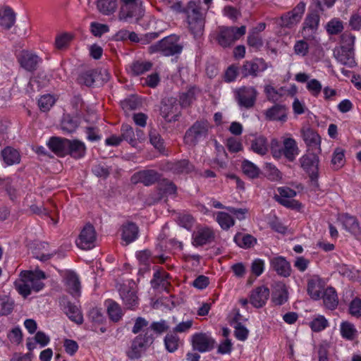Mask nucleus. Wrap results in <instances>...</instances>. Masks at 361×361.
I'll return each mask as SVG.
<instances>
[{
	"instance_id": "obj_29",
	"label": "nucleus",
	"mask_w": 361,
	"mask_h": 361,
	"mask_svg": "<svg viewBox=\"0 0 361 361\" xmlns=\"http://www.w3.org/2000/svg\"><path fill=\"white\" fill-rule=\"evenodd\" d=\"M192 169V166L190 165L188 159H180L174 161H169L166 166V170L171 171L173 173H188Z\"/></svg>"
},
{
	"instance_id": "obj_57",
	"label": "nucleus",
	"mask_w": 361,
	"mask_h": 361,
	"mask_svg": "<svg viewBox=\"0 0 361 361\" xmlns=\"http://www.w3.org/2000/svg\"><path fill=\"white\" fill-rule=\"evenodd\" d=\"M185 13H187L188 17L191 15L194 17L202 16L200 12V0L197 1H190L185 8Z\"/></svg>"
},
{
	"instance_id": "obj_54",
	"label": "nucleus",
	"mask_w": 361,
	"mask_h": 361,
	"mask_svg": "<svg viewBox=\"0 0 361 361\" xmlns=\"http://www.w3.org/2000/svg\"><path fill=\"white\" fill-rule=\"evenodd\" d=\"M166 348L170 353L176 351L178 346V338L174 334H167L164 338Z\"/></svg>"
},
{
	"instance_id": "obj_56",
	"label": "nucleus",
	"mask_w": 361,
	"mask_h": 361,
	"mask_svg": "<svg viewBox=\"0 0 361 361\" xmlns=\"http://www.w3.org/2000/svg\"><path fill=\"white\" fill-rule=\"evenodd\" d=\"M78 126V121L69 116L64 118L61 122V129L68 133L75 131Z\"/></svg>"
},
{
	"instance_id": "obj_23",
	"label": "nucleus",
	"mask_w": 361,
	"mask_h": 361,
	"mask_svg": "<svg viewBox=\"0 0 361 361\" xmlns=\"http://www.w3.org/2000/svg\"><path fill=\"white\" fill-rule=\"evenodd\" d=\"M301 133L306 145L318 152H320L321 138L317 133L310 128H303Z\"/></svg>"
},
{
	"instance_id": "obj_25",
	"label": "nucleus",
	"mask_w": 361,
	"mask_h": 361,
	"mask_svg": "<svg viewBox=\"0 0 361 361\" xmlns=\"http://www.w3.org/2000/svg\"><path fill=\"white\" fill-rule=\"evenodd\" d=\"M101 75H102V71L90 69L81 73L78 78V82L80 85L91 87L99 80Z\"/></svg>"
},
{
	"instance_id": "obj_2",
	"label": "nucleus",
	"mask_w": 361,
	"mask_h": 361,
	"mask_svg": "<svg viewBox=\"0 0 361 361\" xmlns=\"http://www.w3.org/2000/svg\"><path fill=\"white\" fill-rule=\"evenodd\" d=\"M210 128L207 120L196 121L186 130L183 137L184 142L190 147H195L199 142L207 137Z\"/></svg>"
},
{
	"instance_id": "obj_27",
	"label": "nucleus",
	"mask_w": 361,
	"mask_h": 361,
	"mask_svg": "<svg viewBox=\"0 0 361 361\" xmlns=\"http://www.w3.org/2000/svg\"><path fill=\"white\" fill-rule=\"evenodd\" d=\"M63 311L68 318L78 324L83 322V317L77 305L71 302H64Z\"/></svg>"
},
{
	"instance_id": "obj_58",
	"label": "nucleus",
	"mask_w": 361,
	"mask_h": 361,
	"mask_svg": "<svg viewBox=\"0 0 361 361\" xmlns=\"http://www.w3.org/2000/svg\"><path fill=\"white\" fill-rule=\"evenodd\" d=\"M343 25L341 20H332L326 25V30L331 35H337L342 32Z\"/></svg>"
},
{
	"instance_id": "obj_10",
	"label": "nucleus",
	"mask_w": 361,
	"mask_h": 361,
	"mask_svg": "<svg viewBox=\"0 0 361 361\" xmlns=\"http://www.w3.org/2000/svg\"><path fill=\"white\" fill-rule=\"evenodd\" d=\"M96 239L97 235L94 226L87 224L81 231L76 244L82 250H90L95 246Z\"/></svg>"
},
{
	"instance_id": "obj_36",
	"label": "nucleus",
	"mask_w": 361,
	"mask_h": 361,
	"mask_svg": "<svg viewBox=\"0 0 361 361\" xmlns=\"http://www.w3.org/2000/svg\"><path fill=\"white\" fill-rule=\"evenodd\" d=\"M233 240L239 247L245 249L253 247L257 243V239L252 235L241 233L235 234Z\"/></svg>"
},
{
	"instance_id": "obj_41",
	"label": "nucleus",
	"mask_w": 361,
	"mask_h": 361,
	"mask_svg": "<svg viewBox=\"0 0 361 361\" xmlns=\"http://www.w3.org/2000/svg\"><path fill=\"white\" fill-rule=\"evenodd\" d=\"M97 8L104 15L113 13L117 8L116 0H97Z\"/></svg>"
},
{
	"instance_id": "obj_63",
	"label": "nucleus",
	"mask_w": 361,
	"mask_h": 361,
	"mask_svg": "<svg viewBox=\"0 0 361 361\" xmlns=\"http://www.w3.org/2000/svg\"><path fill=\"white\" fill-rule=\"evenodd\" d=\"M294 51L297 55L305 56L309 51V45L304 40L297 41L294 45Z\"/></svg>"
},
{
	"instance_id": "obj_15",
	"label": "nucleus",
	"mask_w": 361,
	"mask_h": 361,
	"mask_svg": "<svg viewBox=\"0 0 361 361\" xmlns=\"http://www.w3.org/2000/svg\"><path fill=\"white\" fill-rule=\"evenodd\" d=\"M301 166L309 175L310 179V187L312 190H317L319 188V183L317 180L319 159H302Z\"/></svg>"
},
{
	"instance_id": "obj_13",
	"label": "nucleus",
	"mask_w": 361,
	"mask_h": 361,
	"mask_svg": "<svg viewBox=\"0 0 361 361\" xmlns=\"http://www.w3.org/2000/svg\"><path fill=\"white\" fill-rule=\"evenodd\" d=\"M161 175L154 170H142L134 173L131 177V182L133 184L142 183L146 186L154 184L160 180Z\"/></svg>"
},
{
	"instance_id": "obj_46",
	"label": "nucleus",
	"mask_w": 361,
	"mask_h": 361,
	"mask_svg": "<svg viewBox=\"0 0 361 361\" xmlns=\"http://www.w3.org/2000/svg\"><path fill=\"white\" fill-rule=\"evenodd\" d=\"M243 173L250 178H255L259 174V169L251 161L245 159L242 164Z\"/></svg>"
},
{
	"instance_id": "obj_14",
	"label": "nucleus",
	"mask_w": 361,
	"mask_h": 361,
	"mask_svg": "<svg viewBox=\"0 0 361 361\" xmlns=\"http://www.w3.org/2000/svg\"><path fill=\"white\" fill-rule=\"evenodd\" d=\"M267 65L262 59H256L253 61H247L240 68V74L243 77L252 75L256 77L259 71H264L267 69Z\"/></svg>"
},
{
	"instance_id": "obj_7",
	"label": "nucleus",
	"mask_w": 361,
	"mask_h": 361,
	"mask_svg": "<svg viewBox=\"0 0 361 361\" xmlns=\"http://www.w3.org/2000/svg\"><path fill=\"white\" fill-rule=\"evenodd\" d=\"M257 90L252 87L243 86L235 90L234 97L238 104L245 109L252 108L256 102Z\"/></svg>"
},
{
	"instance_id": "obj_34",
	"label": "nucleus",
	"mask_w": 361,
	"mask_h": 361,
	"mask_svg": "<svg viewBox=\"0 0 361 361\" xmlns=\"http://www.w3.org/2000/svg\"><path fill=\"white\" fill-rule=\"evenodd\" d=\"M323 302L324 305L329 310H334L338 304V299L335 289L328 287L323 294Z\"/></svg>"
},
{
	"instance_id": "obj_32",
	"label": "nucleus",
	"mask_w": 361,
	"mask_h": 361,
	"mask_svg": "<svg viewBox=\"0 0 361 361\" xmlns=\"http://www.w3.org/2000/svg\"><path fill=\"white\" fill-rule=\"evenodd\" d=\"M4 190L9 199L14 201L18 197V191L10 177H0V191Z\"/></svg>"
},
{
	"instance_id": "obj_11",
	"label": "nucleus",
	"mask_w": 361,
	"mask_h": 361,
	"mask_svg": "<svg viewBox=\"0 0 361 361\" xmlns=\"http://www.w3.org/2000/svg\"><path fill=\"white\" fill-rule=\"evenodd\" d=\"M214 340L207 334L197 333L192 337V345L195 350L200 353L210 351L214 348Z\"/></svg>"
},
{
	"instance_id": "obj_60",
	"label": "nucleus",
	"mask_w": 361,
	"mask_h": 361,
	"mask_svg": "<svg viewBox=\"0 0 361 361\" xmlns=\"http://www.w3.org/2000/svg\"><path fill=\"white\" fill-rule=\"evenodd\" d=\"M328 325L327 320L323 316H320L314 319L310 323V327L312 331L319 332L324 329Z\"/></svg>"
},
{
	"instance_id": "obj_1",
	"label": "nucleus",
	"mask_w": 361,
	"mask_h": 361,
	"mask_svg": "<svg viewBox=\"0 0 361 361\" xmlns=\"http://www.w3.org/2000/svg\"><path fill=\"white\" fill-rule=\"evenodd\" d=\"M20 276V279L15 282V286L24 298L30 295L32 291L39 292L44 286L42 279H46V275L42 271H23Z\"/></svg>"
},
{
	"instance_id": "obj_30",
	"label": "nucleus",
	"mask_w": 361,
	"mask_h": 361,
	"mask_svg": "<svg viewBox=\"0 0 361 361\" xmlns=\"http://www.w3.org/2000/svg\"><path fill=\"white\" fill-rule=\"evenodd\" d=\"M188 27L195 36L202 35L204 27V19L202 16L194 17L192 15L188 16Z\"/></svg>"
},
{
	"instance_id": "obj_53",
	"label": "nucleus",
	"mask_w": 361,
	"mask_h": 361,
	"mask_svg": "<svg viewBox=\"0 0 361 361\" xmlns=\"http://www.w3.org/2000/svg\"><path fill=\"white\" fill-rule=\"evenodd\" d=\"M169 275L164 271H156L154 274V279L152 280L153 286H166L168 284L167 279Z\"/></svg>"
},
{
	"instance_id": "obj_37",
	"label": "nucleus",
	"mask_w": 361,
	"mask_h": 361,
	"mask_svg": "<svg viewBox=\"0 0 361 361\" xmlns=\"http://www.w3.org/2000/svg\"><path fill=\"white\" fill-rule=\"evenodd\" d=\"M16 14L9 7L4 8L0 13V25L5 29H10L15 23Z\"/></svg>"
},
{
	"instance_id": "obj_20",
	"label": "nucleus",
	"mask_w": 361,
	"mask_h": 361,
	"mask_svg": "<svg viewBox=\"0 0 361 361\" xmlns=\"http://www.w3.org/2000/svg\"><path fill=\"white\" fill-rule=\"evenodd\" d=\"M319 23V16L317 13H309L303 23L302 35L310 38L317 31Z\"/></svg>"
},
{
	"instance_id": "obj_52",
	"label": "nucleus",
	"mask_w": 361,
	"mask_h": 361,
	"mask_svg": "<svg viewBox=\"0 0 361 361\" xmlns=\"http://www.w3.org/2000/svg\"><path fill=\"white\" fill-rule=\"evenodd\" d=\"M73 39V35L72 34L64 32L56 37L55 46L58 49H61L67 47Z\"/></svg>"
},
{
	"instance_id": "obj_59",
	"label": "nucleus",
	"mask_w": 361,
	"mask_h": 361,
	"mask_svg": "<svg viewBox=\"0 0 361 361\" xmlns=\"http://www.w3.org/2000/svg\"><path fill=\"white\" fill-rule=\"evenodd\" d=\"M159 187L160 190L168 195H174L177 191L176 185L167 179H163L159 183Z\"/></svg>"
},
{
	"instance_id": "obj_44",
	"label": "nucleus",
	"mask_w": 361,
	"mask_h": 361,
	"mask_svg": "<svg viewBox=\"0 0 361 361\" xmlns=\"http://www.w3.org/2000/svg\"><path fill=\"white\" fill-rule=\"evenodd\" d=\"M216 221L224 230H228L235 224L233 218L228 213L219 212L216 214Z\"/></svg>"
},
{
	"instance_id": "obj_31",
	"label": "nucleus",
	"mask_w": 361,
	"mask_h": 361,
	"mask_svg": "<svg viewBox=\"0 0 361 361\" xmlns=\"http://www.w3.org/2000/svg\"><path fill=\"white\" fill-rule=\"evenodd\" d=\"M288 290L285 284L279 283L276 284L272 293V300L277 305H281L288 300Z\"/></svg>"
},
{
	"instance_id": "obj_40",
	"label": "nucleus",
	"mask_w": 361,
	"mask_h": 361,
	"mask_svg": "<svg viewBox=\"0 0 361 361\" xmlns=\"http://www.w3.org/2000/svg\"><path fill=\"white\" fill-rule=\"evenodd\" d=\"M199 90L195 87H192L187 92L180 95L179 102L183 107H188L196 99L195 95Z\"/></svg>"
},
{
	"instance_id": "obj_22",
	"label": "nucleus",
	"mask_w": 361,
	"mask_h": 361,
	"mask_svg": "<svg viewBox=\"0 0 361 361\" xmlns=\"http://www.w3.org/2000/svg\"><path fill=\"white\" fill-rule=\"evenodd\" d=\"M138 226L133 222L128 221L121 227V238L126 243V245L135 241L138 237Z\"/></svg>"
},
{
	"instance_id": "obj_8",
	"label": "nucleus",
	"mask_w": 361,
	"mask_h": 361,
	"mask_svg": "<svg viewBox=\"0 0 361 361\" xmlns=\"http://www.w3.org/2000/svg\"><path fill=\"white\" fill-rule=\"evenodd\" d=\"M135 288V283L132 281L128 284H123L119 289L120 296L127 309L135 310L139 304Z\"/></svg>"
},
{
	"instance_id": "obj_51",
	"label": "nucleus",
	"mask_w": 361,
	"mask_h": 361,
	"mask_svg": "<svg viewBox=\"0 0 361 361\" xmlns=\"http://www.w3.org/2000/svg\"><path fill=\"white\" fill-rule=\"evenodd\" d=\"M264 174L265 176L272 181L279 180L282 178V174L279 170L271 164H267Z\"/></svg>"
},
{
	"instance_id": "obj_49",
	"label": "nucleus",
	"mask_w": 361,
	"mask_h": 361,
	"mask_svg": "<svg viewBox=\"0 0 361 361\" xmlns=\"http://www.w3.org/2000/svg\"><path fill=\"white\" fill-rule=\"evenodd\" d=\"M341 333L343 338L353 340L356 335L357 331L353 324L344 322L341 325Z\"/></svg>"
},
{
	"instance_id": "obj_3",
	"label": "nucleus",
	"mask_w": 361,
	"mask_h": 361,
	"mask_svg": "<svg viewBox=\"0 0 361 361\" xmlns=\"http://www.w3.org/2000/svg\"><path fill=\"white\" fill-rule=\"evenodd\" d=\"M121 8L118 13V18L126 21L129 18H135L140 20L145 15L141 0H120Z\"/></svg>"
},
{
	"instance_id": "obj_17",
	"label": "nucleus",
	"mask_w": 361,
	"mask_h": 361,
	"mask_svg": "<svg viewBox=\"0 0 361 361\" xmlns=\"http://www.w3.org/2000/svg\"><path fill=\"white\" fill-rule=\"evenodd\" d=\"M269 289L264 286H261L254 289L250 296V303L257 308L263 307L269 297Z\"/></svg>"
},
{
	"instance_id": "obj_12",
	"label": "nucleus",
	"mask_w": 361,
	"mask_h": 361,
	"mask_svg": "<svg viewBox=\"0 0 361 361\" xmlns=\"http://www.w3.org/2000/svg\"><path fill=\"white\" fill-rule=\"evenodd\" d=\"M160 113L168 122L177 121L180 112L176 100L174 98L164 99L161 102Z\"/></svg>"
},
{
	"instance_id": "obj_48",
	"label": "nucleus",
	"mask_w": 361,
	"mask_h": 361,
	"mask_svg": "<svg viewBox=\"0 0 361 361\" xmlns=\"http://www.w3.org/2000/svg\"><path fill=\"white\" fill-rule=\"evenodd\" d=\"M307 293L314 300H318L321 295V287L317 281L310 279L307 283Z\"/></svg>"
},
{
	"instance_id": "obj_28",
	"label": "nucleus",
	"mask_w": 361,
	"mask_h": 361,
	"mask_svg": "<svg viewBox=\"0 0 361 361\" xmlns=\"http://www.w3.org/2000/svg\"><path fill=\"white\" fill-rule=\"evenodd\" d=\"M334 56L337 61L343 65L353 67L355 64L353 52L348 50L344 46H341V49L335 51Z\"/></svg>"
},
{
	"instance_id": "obj_38",
	"label": "nucleus",
	"mask_w": 361,
	"mask_h": 361,
	"mask_svg": "<svg viewBox=\"0 0 361 361\" xmlns=\"http://www.w3.org/2000/svg\"><path fill=\"white\" fill-rule=\"evenodd\" d=\"M251 149L259 155H265L268 151L267 138L264 136L255 137L251 141Z\"/></svg>"
},
{
	"instance_id": "obj_43",
	"label": "nucleus",
	"mask_w": 361,
	"mask_h": 361,
	"mask_svg": "<svg viewBox=\"0 0 361 361\" xmlns=\"http://www.w3.org/2000/svg\"><path fill=\"white\" fill-rule=\"evenodd\" d=\"M152 67V63L149 61H136L131 66L130 69L133 75H139L149 71Z\"/></svg>"
},
{
	"instance_id": "obj_24",
	"label": "nucleus",
	"mask_w": 361,
	"mask_h": 361,
	"mask_svg": "<svg viewBox=\"0 0 361 361\" xmlns=\"http://www.w3.org/2000/svg\"><path fill=\"white\" fill-rule=\"evenodd\" d=\"M65 281L67 291L73 296H78L80 293V283L78 276L74 272H68Z\"/></svg>"
},
{
	"instance_id": "obj_55",
	"label": "nucleus",
	"mask_w": 361,
	"mask_h": 361,
	"mask_svg": "<svg viewBox=\"0 0 361 361\" xmlns=\"http://www.w3.org/2000/svg\"><path fill=\"white\" fill-rule=\"evenodd\" d=\"M54 104V99L50 94H46L40 97L38 105L41 111L45 112L50 109Z\"/></svg>"
},
{
	"instance_id": "obj_6",
	"label": "nucleus",
	"mask_w": 361,
	"mask_h": 361,
	"mask_svg": "<svg viewBox=\"0 0 361 361\" xmlns=\"http://www.w3.org/2000/svg\"><path fill=\"white\" fill-rule=\"evenodd\" d=\"M153 340V336L147 329L144 335H138L134 338L130 349L127 351V356L130 360L140 358L142 350L147 345L151 344Z\"/></svg>"
},
{
	"instance_id": "obj_39",
	"label": "nucleus",
	"mask_w": 361,
	"mask_h": 361,
	"mask_svg": "<svg viewBox=\"0 0 361 361\" xmlns=\"http://www.w3.org/2000/svg\"><path fill=\"white\" fill-rule=\"evenodd\" d=\"M86 147L85 144L78 140H69L68 147V154L71 156L84 157Z\"/></svg>"
},
{
	"instance_id": "obj_5",
	"label": "nucleus",
	"mask_w": 361,
	"mask_h": 361,
	"mask_svg": "<svg viewBox=\"0 0 361 361\" xmlns=\"http://www.w3.org/2000/svg\"><path fill=\"white\" fill-rule=\"evenodd\" d=\"M245 29L244 25L240 27H220L216 39L222 47H228L245 34Z\"/></svg>"
},
{
	"instance_id": "obj_35",
	"label": "nucleus",
	"mask_w": 361,
	"mask_h": 361,
	"mask_svg": "<svg viewBox=\"0 0 361 361\" xmlns=\"http://www.w3.org/2000/svg\"><path fill=\"white\" fill-rule=\"evenodd\" d=\"M341 221L344 228L353 234L360 233V225L355 216L345 214L341 216Z\"/></svg>"
},
{
	"instance_id": "obj_47",
	"label": "nucleus",
	"mask_w": 361,
	"mask_h": 361,
	"mask_svg": "<svg viewBox=\"0 0 361 361\" xmlns=\"http://www.w3.org/2000/svg\"><path fill=\"white\" fill-rule=\"evenodd\" d=\"M121 137L122 140H126L128 141L132 146L135 147L136 145V137L135 132L133 128L128 125L123 124L121 127Z\"/></svg>"
},
{
	"instance_id": "obj_42",
	"label": "nucleus",
	"mask_w": 361,
	"mask_h": 361,
	"mask_svg": "<svg viewBox=\"0 0 361 361\" xmlns=\"http://www.w3.org/2000/svg\"><path fill=\"white\" fill-rule=\"evenodd\" d=\"M14 308V301L6 295L0 296V317L10 314Z\"/></svg>"
},
{
	"instance_id": "obj_18",
	"label": "nucleus",
	"mask_w": 361,
	"mask_h": 361,
	"mask_svg": "<svg viewBox=\"0 0 361 361\" xmlns=\"http://www.w3.org/2000/svg\"><path fill=\"white\" fill-rule=\"evenodd\" d=\"M214 239V231L208 228H200L192 233V245L195 247L210 243Z\"/></svg>"
},
{
	"instance_id": "obj_61",
	"label": "nucleus",
	"mask_w": 361,
	"mask_h": 361,
	"mask_svg": "<svg viewBox=\"0 0 361 361\" xmlns=\"http://www.w3.org/2000/svg\"><path fill=\"white\" fill-rule=\"evenodd\" d=\"M234 329V334L238 340L244 341L247 338L249 331L240 322H237Z\"/></svg>"
},
{
	"instance_id": "obj_26",
	"label": "nucleus",
	"mask_w": 361,
	"mask_h": 361,
	"mask_svg": "<svg viewBox=\"0 0 361 361\" xmlns=\"http://www.w3.org/2000/svg\"><path fill=\"white\" fill-rule=\"evenodd\" d=\"M266 118L270 121H285L287 117V109L285 106L276 104L267 110Z\"/></svg>"
},
{
	"instance_id": "obj_19",
	"label": "nucleus",
	"mask_w": 361,
	"mask_h": 361,
	"mask_svg": "<svg viewBox=\"0 0 361 361\" xmlns=\"http://www.w3.org/2000/svg\"><path fill=\"white\" fill-rule=\"evenodd\" d=\"M68 145L69 140L59 137H51L48 142L49 149L59 157L68 155Z\"/></svg>"
},
{
	"instance_id": "obj_45",
	"label": "nucleus",
	"mask_w": 361,
	"mask_h": 361,
	"mask_svg": "<svg viewBox=\"0 0 361 361\" xmlns=\"http://www.w3.org/2000/svg\"><path fill=\"white\" fill-rule=\"evenodd\" d=\"M107 312L110 319L114 322L119 321L123 314L121 306L112 300L109 302Z\"/></svg>"
},
{
	"instance_id": "obj_50",
	"label": "nucleus",
	"mask_w": 361,
	"mask_h": 361,
	"mask_svg": "<svg viewBox=\"0 0 361 361\" xmlns=\"http://www.w3.org/2000/svg\"><path fill=\"white\" fill-rule=\"evenodd\" d=\"M150 143L162 154L164 151V141L160 135L155 130H152L149 134Z\"/></svg>"
},
{
	"instance_id": "obj_64",
	"label": "nucleus",
	"mask_w": 361,
	"mask_h": 361,
	"mask_svg": "<svg viewBox=\"0 0 361 361\" xmlns=\"http://www.w3.org/2000/svg\"><path fill=\"white\" fill-rule=\"evenodd\" d=\"M349 311L353 316L360 317L361 315V300L359 298L353 300L350 304Z\"/></svg>"
},
{
	"instance_id": "obj_9",
	"label": "nucleus",
	"mask_w": 361,
	"mask_h": 361,
	"mask_svg": "<svg viewBox=\"0 0 361 361\" xmlns=\"http://www.w3.org/2000/svg\"><path fill=\"white\" fill-rule=\"evenodd\" d=\"M305 7L306 4L303 1L299 2L291 11L281 16L280 25L290 28L298 23L302 18Z\"/></svg>"
},
{
	"instance_id": "obj_33",
	"label": "nucleus",
	"mask_w": 361,
	"mask_h": 361,
	"mask_svg": "<svg viewBox=\"0 0 361 361\" xmlns=\"http://www.w3.org/2000/svg\"><path fill=\"white\" fill-rule=\"evenodd\" d=\"M299 149L295 140L293 138L288 137L283 141V153L286 158H294L298 155Z\"/></svg>"
},
{
	"instance_id": "obj_16",
	"label": "nucleus",
	"mask_w": 361,
	"mask_h": 361,
	"mask_svg": "<svg viewBox=\"0 0 361 361\" xmlns=\"http://www.w3.org/2000/svg\"><path fill=\"white\" fill-rule=\"evenodd\" d=\"M39 61L40 59L37 55L25 50L22 51L18 57L20 66L29 72L35 71Z\"/></svg>"
},
{
	"instance_id": "obj_21",
	"label": "nucleus",
	"mask_w": 361,
	"mask_h": 361,
	"mask_svg": "<svg viewBox=\"0 0 361 361\" xmlns=\"http://www.w3.org/2000/svg\"><path fill=\"white\" fill-rule=\"evenodd\" d=\"M271 267L280 276L288 277L291 274V267L285 257L279 256L271 259Z\"/></svg>"
},
{
	"instance_id": "obj_62",
	"label": "nucleus",
	"mask_w": 361,
	"mask_h": 361,
	"mask_svg": "<svg viewBox=\"0 0 361 361\" xmlns=\"http://www.w3.org/2000/svg\"><path fill=\"white\" fill-rule=\"evenodd\" d=\"M139 262L145 266H149L152 262V253L149 250H144L136 253Z\"/></svg>"
},
{
	"instance_id": "obj_4",
	"label": "nucleus",
	"mask_w": 361,
	"mask_h": 361,
	"mask_svg": "<svg viewBox=\"0 0 361 361\" xmlns=\"http://www.w3.org/2000/svg\"><path fill=\"white\" fill-rule=\"evenodd\" d=\"M179 37L170 35L149 47L150 53L160 51L163 55L169 56L181 52L183 47L178 43Z\"/></svg>"
}]
</instances>
